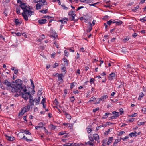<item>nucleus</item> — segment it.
<instances>
[{
  "mask_svg": "<svg viewBox=\"0 0 146 146\" xmlns=\"http://www.w3.org/2000/svg\"><path fill=\"white\" fill-rule=\"evenodd\" d=\"M144 95V94L143 93H140V94H139V97L138 98V100L141 99V98L143 97Z\"/></svg>",
  "mask_w": 146,
  "mask_h": 146,
  "instance_id": "obj_29",
  "label": "nucleus"
},
{
  "mask_svg": "<svg viewBox=\"0 0 146 146\" xmlns=\"http://www.w3.org/2000/svg\"><path fill=\"white\" fill-rule=\"evenodd\" d=\"M3 84L6 85V88L7 90L13 92H16L17 89L15 88L13 85L8 81L7 80H6L3 82Z\"/></svg>",
  "mask_w": 146,
  "mask_h": 146,
  "instance_id": "obj_2",
  "label": "nucleus"
},
{
  "mask_svg": "<svg viewBox=\"0 0 146 146\" xmlns=\"http://www.w3.org/2000/svg\"><path fill=\"white\" fill-rule=\"evenodd\" d=\"M20 10V9L19 7H17L16 8V12L17 14L21 15Z\"/></svg>",
  "mask_w": 146,
  "mask_h": 146,
  "instance_id": "obj_23",
  "label": "nucleus"
},
{
  "mask_svg": "<svg viewBox=\"0 0 146 146\" xmlns=\"http://www.w3.org/2000/svg\"><path fill=\"white\" fill-rule=\"evenodd\" d=\"M145 122H139L138 123V125H143L145 124Z\"/></svg>",
  "mask_w": 146,
  "mask_h": 146,
  "instance_id": "obj_53",
  "label": "nucleus"
},
{
  "mask_svg": "<svg viewBox=\"0 0 146 146\" xmlns=\"http://www.w3.org/2000/svg\"><path fill=\"white\" fill-rule=\"evenodd\" d=\"M112 19L110 20L109 21H107V24L109 25H110L112 23Z\"/></svg>",
  "mask_w": 146,
  "mask_h": 146,
  "instance_id": "obj_34",
  "label": "nucleus"
},
{
  "mask_svg": "<svg viewBox=\"0 0 146 146\" xmlns=\"http://www.w3.org/2000/svg\"><path fill=\"white\" fill-rule=\"evenodd\" d=\"M40 12L43 13V14H46L48 12V9H46L45 10H42L40 11Z\"/></svg>",
  "mask_w": 146,
  "mask_h": 146,
  "instance_id": "obj_19",
  "label": "nucleus"
},
{
  "mask_svg": "<svg viewBox=\"0 0 146 146\" xmlns=\"http://www.w3.org/2000/svg\"><path fill=\"white\" fill-rule=\"evenodd\" d=\"M94 139L97 141V142H99V135L97 134H95L93 135Z\"/></svg>",
  "mask_w": 146,
  "mask_h": 146,
  "instance_id": "obj_7",
  "label": "nucleus"
},
{
  "mask_svg": "<svg viewBox=\"0 0 146 146\" xmlns=\"http://www.w3.org/2000/svg\"><path fill=\"white\" fill-rule=\"evenodd\" d=\"M84 6H81L80 7H79L78 8L76 9V11H78L81 9L82 8H84Z\"/></svg>",
  "mask_w": 146,
  "mask_h": 146,
  "instance_id": "obj_59",
  "label": "nucleus"
},
{
  "mask_svg": "<svg viewBox=\"0 0 146 146\" xmlns=\"http://www.w3.org/2000/svg\"><path fill=\"white\" fill-rule=\"evenodd\" d=\"M17 85L18 87H19V88H21V91H22L23 89H24L22 87V84H21L18 83L17 84Z\"/></svg>",
  "mask_w": 146,
  "mask_h": 146,
  "instance_id": "obj_24",
  "label": "nucleus"
},
{
  "mask_svg": "<svg viewBox=\"0 0 146 146\" xmlns=\"http://www.w3.org/2000/svg\"><path fill=\"white\" fill-rule=\"evenodd\" d=\"M125 133V132L123 131H121L119 133V136H121L123 134Z\"/></svg>",
  "mask_w": 146,
  "mask_h": 146,
  "instance_id": "obj_56",
  "label": "nucleus"
},
{
  "mask_svg": "<svg viewBox=\"0 0 146 146\" xmlns=\"http://www.w3.org/2000/svg\"><path fill=\"white\" fill-rule=\"evenodd\" d=\"M113 114L114 115L112 116L111 117V119H112L116 118L119 116V112L114 111L112 112Z\"/></svg>",
  "mask_w": 146,
  "mask_h": 146,
  "instance_id": "obj_6",
  "label": "nucleus"
},
{
  "mask_svg": "<svg viewBox=\"0 0 146 146\" xmlns=\"http://www.w3.org/2000/svg\"><path fill=\"white\" fill-rule=\"evenodd\" d=\"M70 100L71 102L73 103L75 100V98L74 96H73L72 97L70 98Z\"/></svg>",
  "mask_w": 146,
  "mask_h": 146,
  "instance_id": "obj_37",
  "label": "nucleus"
},
{
  "mask_svg": "<svg viewBox=\"0 0 146 146\" xmlns=\"http://www.w3.org/2000/svg\"><path fill=\"white\" fill-rule=\"evenodd\" d=\"M68 14L71 15V16H75L76 15V14L73 11H70L69 12Z\"/></svg>",
  "mask_w": 146,
  "mask_h": 146,
  "instance_id": "obj_26",
  "label": "nucleus"
},
{
  "mask_svg": "<svg viewBox=\"0 0 146 146\" xmlns=\"http://www.w3.org/2000/svg\"><path fill=\"white\" fill-rule=\"evenodd\" d=\"M51 129L52 130H54L55 129L56 126L52 124H51Z\"/></svg>",
  "mask_w": 146,
  "mask_h": 146,
  "instance_id": "obj_50",
  "label": "nucleus"
},
{
  "mask_svg": "<svg viewBox=\"0 0 146 146\" xmlns=\"http://www.w3.org/2000/svg\"><path fill=\"white\" fill-rule=\"evenodd\" d=\"M121 139H117L115 140V142H114L115 144H117V143L119 142L120 141Z\"/></svg>",
  "mask_w": 146,
  "mask_h": 146,
  "instance_id": "obj_39",
  "label": "nucleus"
},
{
  "mask_svg": "<svg viewBox=\"0 0 146 146\" xmlns=\"http://www.w3.org/2000/svg\"><path fill=\"white\" fill-rule=\"evenodd\" d=\"M88 137L89 138L90 141H91V142L94 141V140L93 138L92 137H90V135H88Z\"/></svg>",
  "mask_w": 146,
  "mask_h": 146,
  "instance_id": "obj_43",
  "label": "nucleus"
},
{
  "mask_svg": "<svg viewBox=\"0 0 146 146\" xmlns=\"http://www.w3.org/2000/svg\"><path fill=\"white\" fill-rule=\"evenodd\" d=\"M74 86L75 85L74 84V83H71L70 84V88L72 89Z\"/></svg>",
  "mask_w": 146,
  "mask_h": 146,
  "instance_id": "obj_54",
  "label": "nucleus"
},
{
  "mask_svg": "<svg viewBox=\"0 0 146 146\" xmlns=\"http://www.w3.org/2000/svg\"><path fill=\"white\" fill-rule=\"evenodd\" d=\"M69 52L68 51H67L66 50H65L64 51V55L66 56V57H68V55Z\"/></svg>",
  "mask_w": 146,
  "mask_h": 146,
  "instance_id": "obj_36",
  "label": "nucleus"
},
{
  "mask_svg": "<svg viewBox=\"0 0 146 146\" xmlns=\"http://www.w3.org/2000/svg\"><path fill=\"white\" fill-rule=\"evenodd\" d=\"M104 127V125H100V126H98L96 127V130L98 131V130H99L101 128H102V127Z\"/></svg>",
  "mask_w": 146,
  "mask_h": 146,
  "instance_id": "obj_41",
  "label": "nucleus"
},
{
  "mask_svg": "<svg viewBox=\"0 0 146 146\" xmlns=\"http://www.w3.org/2000/svg\"><path fill=\"white\" fill-rule=\"evenodd\" d=\"M117 76L116 74L114 72H112L110 74V76L109 77V80H112L115 79Z\"/></svg>",
  "mask_w": 146,
  "mask_h": 146,
  "instance_id": "obj_5",
  "label": "nucleus"
},
{
  "mask_svg": "<svg viewBox=\"0 0 146 146\" xmlns=\"http://www.w3.org/2000/svg\"><path fill=\"white\" fill-rule=\"evenodd\" d=\"M38 126L39 127V128H43L44 127L43 126L44 125V124H43L42 122H40L38 124Z\"/></svg>",
  "mask_w": 146,
  "mask_h": 146,
  "instance_id": "obj_28",
  "label": "nucleus"
},
{
  "mask_svg": "<svg viewBox=\"0 0 146 146\" xmlns=\"http://www.w3.org/2000/svg\"><path fill=\"white\" fill-rule=\"evenodd\" d=\"M89 26L88 27V29L87 30L88 32H90L92 29V25L90 22H89Z\"/></svg>",
  "mask_w": 146,
  "mask_h": 146,
  "instance_id": "obj_15",
  "label": "nucleus"
},
{
  "mask_svg": "<svg viewBox=\"0 0 146 146\" xmlns=\"http://www.w3.org/2000/svg\"><path fill=\"white\" fill-rule=\"evenodd\" d=\"M30 109V106L29 105L25 106L22 110L21 112L19 113V116H22L24 113L27 112Z\"/></svg>",
  "mask_w": 146,
  "mask_h": 146,
  "instance_id": "obj_4",
  "label": "nucleus"
},
{
  "mask_svg": "<svg viewBox=\"0 0 146 146\" xmlns=\"http://www.w3.org/2000/svg\"><path fill=\"white\" fill-rule=\"evenodd\" d=\"M137 133L136 131H134V132H132L130 133L129 134V136H131V137H136L137 136Z\"/></svg>",
  "mask_w": 146,
  "mask_h": 146,
  "instance_id": "obj_13",
  "label": "nucleus"
},
{
  "mask_svg": "<svg viewBox=\"0 0 146 146\" xmlns=\"http://www.w3.org/2000/svg\"><path fill=\"white\" fill-rule=\"evenodd\" d=\"M128 138L129 137L127 136H126L124 138H120V139H122L123 141H126L127 140Z\"/></svg>",
  "mask_w": 146,
  "mask_h": 146,
  "instance_id": "obj_35",
  "label": "nucleus"
},
{
  "mask_svg": "<svg viewBox=\"0 0 146 146\" xmlns=\"http://www.w3.org/2000/svg\"><path fill=\"white\" fill-rule=\"evenodd\" d=\"M39 3L40 4V5H41V7L47 5V3L46 0H41Z\"/></svg>",
  "mask_w": 146,
  "mask_h": 146,
  "instance_id": "obj_8",
  "label": "nucleus"
},
{
  "mask_svg": "<svg viewBox=\"0 0 146 146\" xmlns=\"http://www.w3.org/2000/svg\"><path fill=\"white\" fill-rule=\"evenodd\" d=\"M107 140H104L103 141V143L104 144H107Z\"/></svg>",
  "mask_w": 146,
  "mask_h": 146,
  "instance_id": "obj_63",
  "label": "nucleus"
},
{
  "mask_svg": "<svg viewBox=\"0 0 146 146\" xmlns=\"http://www.w3.org/2000/svg\"><path fill=\"white\" fill-rule=\"evenodd\" d=\"M99 109V108L98 107H97L96 108L94 109L93 110V112H95L97 111Z\"/></svg>",
  "mask_w": 146,
  "mask_h": 146,
  "instance_id": "obj_49",
  "label": "nucleus"
},
{
  "mask_svg": "<svg viewBox=\"0 0 146 146\" xmlns=\"http://www.w3.org/2000/svg\"><path fill=\"white\" fill-rule=\"evenodd\" d=\"M66 133V131H63L60 132L58 135H63Z\"/></svg>",
  "mask_w": 146,
  "mask_h": 146,
  "instance_id": "obj_46",
  "label": "nucleus"
},
{
  "mask_svg": "<svg viewBox=\"0 0 146 146\" xmlns=\"http://www.w3.org/2000/svg\"><path fill=\"white\" fill-rule=\"evenodd\" d=\"M15 33L16 34V35L18 36H20L21 35V33L19 32Z\"/></svg>",
  "mask_w": 146,
  "mask_h": 146,
  "instance_id": "obj_62",
  "label": "nucleus"
},
{
  "mask_svg": "<svg viewBox=\"0 0 146 146\" xmlns=\"http://www.w3.org/2000/svg\"><path fill=\"white\" fill-rule=\"evenodd\" d=\"M108 97V95H104L101 97V98L102 99V100L104 101Z\"/></svg>",
  "mask_w": 146,
  "mask_h": 146,
  "instance_id": "obj_17",
  "label": "nucleus"
},
{
  "mask_svg": "<svg viewBox=\"0 0 146 146\" xmlns=\"http://www.w3.org/2000/svg\"><path fill=\"white\" fill-rule=\"evenodd\" d=\"M20 7L23 11L21 14L25 20H28V17H30L34 14V12L30 10L32 9V7L27 5L26 3H22L20 4Z\"/></svg>",
  "mask_w": 146,
  "mask_h": 146,
  "instance_id": "obj_1",
  "label": "nucleus"
},
{
  "mask_svg": "<svg viewBox=\"0 0 146 146\" xmlns=\"http://www.w3.org/2000/svg\"><path fill=\"white\" fill-rule=\"evenodd\" d=\"M7 137H8L7 140L10 141H13L15 139V138L13 137L8 136Z\"/></svg>",
  "mask_w": 146,
  "mask_h": 146,
  "instance_id": "obj_20",
  "label": "nucleus"
},
{
  "mask_svg": "<svg viewBox=\"0 0 146 146\" xmlns=\"http://www.w3.org/2000/svg\"><path fill=\"white\" fill-rule=\"evenodd\" d=\"M142 111H143L144 113V114L146 113V108H143L142 109Z\"/></svg>",
  "mask_w": 146,
  "mask_h": 146,
  "instance_id": "obj_61",
  "label": "nucleus"
},
{
  "mask_svg": "<svg viewBox=\"0 0 146 146\" xmlns=\"http://www.w3.org/2000/svg\"><path fill=\"white\" fill-rule=\"evenodd\" d=\"M23 139L24 140H25L26 141H27V142H30L33 141L32 140L28 139L26 137H25V136H24L23 137Z\"/></svg>",
  "mask_w": 146,
  "mask_h": 146,
  "instance_id": "obj_18",
  "label": "nucleus"
},
{
  "mask_svg": "<svg viewBox=\"0 0 146 146\" xmlns=\"http://www.w3.org/2000/svg\"><path fill=\"white\" fill-rule=\"evenodd\" d=\"M137 115V113H134V114H132L131 115H129V117H136Z\"/></svg>",
  "mask_w": 146,
  "mask_h": 146,
  "instance_id": "obj_31",
  "label": "nucleus"
},
{
  "mask_svg": "<svg viewBox=\"0 0 146 146\" xmlns=\"http://www.w3.org/2000/svg\"><path fill=\"white\" fill-rule=\"evenodd\" d=\"M117 21H116V25H121L123 23V22L120 20H117Z\"/></svg>",
  "mask_w": 146,
  "mask_h": 146,
  "instance_id": "obj_16",
  "label": "nucleus"
},
{
  "mask_svg": "<svg viewBox=\"0 0 146 146\" xmlns=\"http://www.w3.org/2000/svg\"><path fill=\"white\" fill-rule=\"evenodd\" d=\"M34 100H29V102L30 103V106H33L34 105Z\"/></svg>",
  "mask_w": 146,
  "mask_h": 146,
  "instance_id": "obj_30",
  "label": "nucleus"
},
{
  "mask_svg": "<svg viewBox=\"0 0 146 146\" xmlns=\"http://www.w3.org/2000/svg\"><path fill=\"white\" fill-rule=\"evenodd\" d=\"M110 114H111L110 113H106L105 115V116H106V117H104V118H104V119L106 118L108 116V115H110Z\"/></svg>",
  "mask_w": 146,
  "mask_h": 146,
  "instance_id": "obj_55",
  "label": "nucleus"
},
{
  "mask_svg": "<svg viewBox=\"0 0 146 146\" xmlns=\"http://www.w3.org/2000/svg\"><path fill=\"white\" fill-rule=\"evenodd\" d=\"M40 97H38L37 98H35L34 100V102L36 103V105L38 104L40 102Z\"/></svg>",
  "mask_w": 146,
  "mask_h": 146,
  "instance_id": "obj_14",
  "label": "nucleus"
},
{
  "mask_svg": "<svg viewBox=\"0 0 146 146\" xmlns=\"http://www.w3.org/2000/svg\"><path fill=\"white\" fill-rule=\"evenodd\" d=\"M36 7L37 10H38L41 8V5L39 3H37L36 5Z\"/></svg>",
  "mask_w": 146,
  "mask_h": 146,
  "instance_id": "obj_27",
  "label": "nucleus"
},
{
  "mask_svg": "<svg viewBox=\"0 0 146 146\" xmlns=\"http://www.w3.org/2000/svg\"><path fill=\"white\" fill-rule=\"evenodd\" d=\"M58 64L55 63V64L53 65V67L54 68H55L56 67L58 66Z\"/></svg>",
  "mask_w": 146,
  "mask_h": 146,
  "instance_id": "obj_58",
  "label": "nucleus"
},
{
  "mask_svg": "<svg viewBox=\"0 0 146 146\" xmlns=\"http://www.w3.org/2000/svg\"><path fill=\"white\" fill-rule=\"evenodd\" d=\"M87 130V132L88 133H90V132L92 131V129L90 128H86Z\"/></svg>",
  "mask_w": 146,
  "mask_h": 146,
  "instance_id": "obj_44",
  "label": "nucleus"
},
{
  "mask_svg": "<svg viewBox=\"0 0 146 146\" xmlns=\"http://www.w3.org/2000/svg\"><path fill=\"white\" fill-rule=\"evenodd\" d=\"M68 21V19L67 18H64L62 20H59L58 21L61 22L62 24H66Z\"/></svg>",
  "mask_w": 146,
  "mask_h": 146,
  "instance_id": "obj_9",
  "label": "nucleus"
},
{
  "mask_svg": "<svg viewBox=\"0 0 146 146\" xmlns=\"http://www.w3.org/2000/svg\"><path fill=\"white\" fill-rule=\"evenodd\" d=\"M140 20L142 22H144V21H146V17L141 18Z\"/></svg>",
  "mask_w": 146,
  "mask_h": 146,
  "instance_id": "obj_40",
  "label": "nucleus"
},
{
  "mask_svg": "<svg viewBox=\"0 0 146 146\" xmlns=\"http://www.w3.org/2000/svg\"><path fill=\"white\" fill-rule=\"evenodd\" d=\"M54 107L56 108L59 111V112L60 113H62V111L58 108V106H54Z\"/></svg>",
  "mask_w": 146,
  "mask_h": 146,
  "instance_id": "obj_60",
  "label": "nucleus"
},
{
  "mask_svg": "<svg viewBox=\"0 0 146 146\" xmlns=\"http://www.w3.org/2000/svg\"><path fill=\"white\" fill-rule=\"evenodd\" d=\"M16 25H20L21 24V22L19 21V20L18 19H15L14 21Z\"/></svg>",
  "mask_w": 146,
  "mask_h": 146,
  "instance_id": "obj_25",
  "label": "nucleus"
},
{
  "mask_svg": "<svg viewBox=\"0 0 146 146\" xmlns=\"http://www.w3.org/2000/svg\"><path fill=\"white\" fill-rule=\"evenodd\" d=\"M64 77V76L63 75L62 73L59 74L58 76V80L61 82H63V81L62 78Z\"/></svg>",
  "mask_w": 146,
  "mask_h": 146,
  "instance_id": "obj_10",
  "label": "nucleus"
},
{
  "mask_svg": "<svg viewBox=\"0 0 146 146\" xmlns=\"http://www.w3.org/2000/svg\"><path fill=\"white\" fill-rule=\"evenodd\" d=\"M137 36V33H135L132 35V36L134 38L135 37Z\"/></svg>",
  "mask_w": 146,
  "mask_h": 146,
  "instance_id": "obj_64",
  "label": "nucleus"
},
{
  "mask_svg": "<svg viewBox=\"0 0 146 146\" xmlns=\"http://www.w3.org/2000/svg\"><path fill=\"white\" fill-rule=\"evenodd\" d=\"M64 62H65V64H67L68 63V60L64 58L63 59Z\"/></svg>",
  "mask_w": 146,
  "mask_h": 146,
  "instance_id": "obj_57",
  "label": "nucleus"
},
{
  "mask_svg": "<svg viewBox=\"0 0 146 146\" xmlns=\"http://www.w3.org/2000/svg\"><path fill=\"white\" fill-rule=\"evenodd\" d=\"M0 87L3 89L5 90V87L3 85V84L1 83L0 84Z\"/></svg>",
  "mask_w": 146,
  "mask_h": 146,
  "instance_id": "obj_52",
  "label": "nucleus"
},
{
  "mask_svg": "<svg viewBox=\"0 0 146 146\" xmlns=\"http://www.w3.org/2000/svg\"><path fill=\"white\" fill-rule=\"evenodd\" d=\"M96 98L94 97H92L90 98L89 102L94 101Z\"/></svg>",
  "mask_w": 146,
  "mask_h": 146,
  "instance_id": "obj_42",
  "label": "nucleus"
},
{
  "mask_svg": "<svg viewBox=\"0 0 146 146\" xmlns=\"http://www.w3.org/2000/svg\"><path fill=\"white\" fill-rule=\"evenodd\" d=\"M27 90L26 87L24 88L22 90V92L20 93V95L22 96V97L25 100H27L29 98V96L30 93L29 92H27Z\"/></svg>",
  "mask_w": 146,
  "mask_h": 146,
  "instance_id": "obj_3",
  "label": "nucleus"
},
{
  "mask_svg": "<svg viewBox=\"0 0 146 146\" xmlns=\"http://www.w3.org/2000/svg\"><path fill=\"white\" fill-rule=\"evenodd\" d=\"M65 115L66 117L68 119H71V116L68 113H65Z\"/></svg>",
  "mask_w": 146,
  "mask_h": 146,
  "instance_id": "obj_22",
  "label": "nucleus"
},
{
  "mask_svg": "<svg viewBox=\"0 0 146 146\" xmlns=\"http://www.w3.org/2000/svg\"><path fill=\"white\" fill-rule=\"evenodd\" d=\"M61 6L62 7V8H63V9H64V10H67L68 9V7H66L64 5V4H62L61 5Z\"/></svg>",
  "mask_w": 146,
  "mask_h": 146,
  "instance_id": "obj_32",
  "label": "nucleus"
},
{
  "mask_svg": "<svg viewBox=\"0 0 146 146\" xmlns=\"http://www.w3.org/2000/svg\"><path fill=\"white\" fill-rule=\"evenodd\" d=\"M139 8V5H137L136 7H135L133 8V11H134L135 12Z\"/></svg>",
  "mask_w": 146,
  "mask_h": 146,
  "instance_id": "obj_38",
  "label": "nucleus"
},
{
  "mask_svg": "<svg viewBox=\"0 0 146 146\" xmlns=\"http://www.w3.org/2000/svg\"><path fill=\"white\" fill-rule=\"evenodd\" d=\"M68 127H70V129H72V128L73 125L72 124H70V123H68Z\"/></svg>",
  "mask_w": 146,
  "mask_h": 146,
  "instance_id": "obj_51",
  "label": "nucleus"
},
{
  "mask_svg": "<svg viewBox=\"0 0 146 146\" xmlns=\"http://www.w3.org/2000/svg\"><path fill=\"white\" fill-rule=\"evenodd\" d=\"M86 144H88L89 145H90L91 146H94V144L92 143V142H91L90 141L88 142L87 143H86Z\"/></svg>",
  "mask_w": 146,
  "mask_h": 146,
  "instance_id": "obj_33",
  "label": "nucleus"
},
{
  "mask_svg": "<svg viewBox=\"0 0 146 146\" xmlns=\"http://www.w3.org/2000/svg\"><path fill=\"white\" fill-rule=\"evenodd\" d=\"M95 79L93 78H91L90 81V83L91 85L92 84H94V81Z\"/></svg>",
  "mask_w": 146,
  "mask_h": 146,
  "instance_id": "obj_21",
  "label": "nucleus"
},
{
  "mask_svg": "<svg viewBox=\"0 0 146 146\" xmlns=\"http://www.w3.org/2000/svg\"><path fill=\"white\" fill-rule=\"evenodd\" d=\"M113 137H110L108 139V140L107 141V145H110V144L112 142Z\"/></svg>",
  "mask_w": 146,
  "mask_h": 146,
  "instance_id": "obj_11",
  "label": "nucleus"
},
{
  "mask_svg": "<svg viewBox=\"0 0 146 146\" xmlns=\"http://www.w3.org/2000/svg\"><path fill=\"white\" fill-rule=\"evenodd\" d=\"M47 21L46 19H41L38 20V22L40 24H45Z\"/></svg>",
  "mask_w": 146,
  "mask_h": 146,
  "instance_id": "obj_12",
  "label": "nucleus"
},
{
  "mask_svg": "<svg viewBox=\"0 0 146 146\" xmlns=\"http://www.w3.org/2000/svg\"><path fill=\"white\" fill-rule=\"evenodd\" d=\"M112 130V128L109 129H108V130L106 131V134L108 135V134H109L110 133Z\"/></svg>",
  "mask_w": 146,
  "mask_h": 146,
  "instance_id": "obj_45",
  "label": "nucleus"
},
{
  "mask_svg": "<svg viewBox=\"0 0 146 146\" xmlns=\"http://www.w3.org/2000/svg\"><path fill=\"white\" fill-rule=\"evenodd\" d=\"M30 80L31 81V85H32V87H33V88L34 89V88H35V86H34V84L33 83V82L31 79H30Z\"/></svg>",
  "mask_w": 146,
  "mask_h": 146,
  "instance_id": "obj_48",
  "label": "nucleus"
},
{
  "mask_svg": "<svg viewBox=\"0 0 146 146\" xmlns=\"http://www.w3.org/2000/svg\"><path fill=\"white\" fill-rule=\"evenodd\" d=\"M24 133L25 134H28L29 135H31V133L30 132L29 130H25L24 131Z\"/></svg>",
  "mask_w": 146,
  "mask_h": 146,
  "instance_id": "obj_47",
  "label": "nucleus"
}]
</instances>
